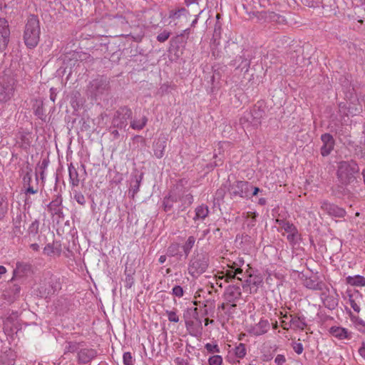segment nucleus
I'll return each instance as SVG.
<instances>
[{"label": "nucleus", "mask_w": 365, "mask_h": 365, "mask_svg": "<svg viewBox=\"0 0 365 365\" xmlns=\"http://www.w3.org/2000/svg\"><path fill=\"white\" fill-rule=\"evenodd\" d=\"M40 25L37 16L30 15L27 19L24 33V40L26 46L29 48H35L39 41Z\"/></svg>", "instance_id": "obj_1"}, {"label": "nucleus", "mask_w": 365, "mask_h": 365, "mask_svg": "<svg viewBox=\"0 0 365 365\" xmlns=\"http://www.w3.org/2000/svg\"><path fill=\"white\" fill-rule=\"evenodd\" d=\"M359 168L355 161H341L338 165L337 178L339 182L344 185L353 182L356 180Z\"/></svg>", "instance_id": "obj_2"}, {"label": "nucleus", "mask_w": 365, "mask_h": 365, "mask_svg": "<svg viewBox=\"0 0 365 365\" xmlns=\"http://www.w3.org/2000/svg\"><path fill=\"white\" fill-rule=\"evenodd\" d=\"M209 265V256L205 252L194 253L191 257L189 265V274L196 277L205 272Z\"/></svg>", "instance_id": "obj_3"}, {"label": "nucleus", "mask_w": 365, "mask_h": 365, "mask_svg": "<svg viewBox=\"0 0 365 365\" xmlns=\"http://www.w3.org/2000/svg\"><path fill=\"white\" fill-rule=\"evenodd\" d=\"M132 110L128 106L120 107L114 113L112 119V127L114 128H125L128 120L132 117Z\"/></svg>", "instance_id": "obj_4"}, {"label": "nucleus", "mask_w": 365, "mask_h": 365, "mask_svg": "<svg viewBox=\"0 0 365 365\" xmlns=\"http://www.w3.org/2000/svg\"><path fill=\"white\" fill-rule=\"evenodd\" d=\"M250 187L252 188L248 182L237 180L230 185L228 191L232 199L237 197L247 198L250 196Z\"/></svg>", "instance_id": "obj_5"}, {"label": "nucleus", "mask_w": 365, "mask_h": 365, "mask_svg": "<svg viewBox=\"0 0 365 365\" xmlns=\"http://www.w3.org/2000/svg\"><path fill=\"white\" fill-rule=\"evenodd\" d=\"M223 296L227 303H235L242 297L240 285H229L226 287Z\"/></svg>", "instance_id": "obj_6"}, {"label": "nucleus", "mask_w": 365, "mask_h": 365, "mask_svg": "<svg viewBox=\"0 0 365 365\" xmlns=\"http://www.w3.org/2000/svg\"><path fill=\"white\" fill-rule=\"evenodd\" d=\"M270 328V324L267 319H261L254 325L247 327V331L253 336H258L266 334Z\"/></svg>", "instance_id": "obj_7"}, {"label": "nucleus", "mask_w": 365, "mask_h": 365, "mask_svg": "<svg viewBox=\"0 0 365 365\" xmlns=\"http://www.w3.org/2000/svg\"><path fill=\"white\" fill-rule=\"evenodd\" d=\"M321 209L329 215L334 217H344L346 215V211L344 208L327 200L321 202Z\"/></svg>", "instance_id": "obj_8"}, {"label": "nucleus", "mask_w": 365, "mask_h": 365, "mask_svg": "<svg viewBox=\"0 0 365 365\" xmlns=\"http://www.w3.org/2000/svg\"><path fill=\"white\" fill-rule=\"evenodd\" d=\"M109 88V81L106 78L101 77L90 82V89L96 96L103 94Z\"/></svg>", "instance_id": "obj_9"}, {"label": "nucleus", "mask_w": 365, "mask_h": 365, "mask_svg": "<svg viewBox=\"0 0 365 365\" xmlns=\"http://www.w3.org/2000/svg\"><path fill=\"white\" fill-rule=\"evenodd\" d=\"M63 198L61 195H57L56 197L47 205L48 211L52 215H57L59 218H63Z\"/></svg>", "instance_id": "obj_10"}, {"label": "nucleus", "mask_w": 365, "mask_h": 365, "mask_svg": "<svg viewBox=\"0 0 365 365\" xmlns=\"http://www.w3.org/2000/svg\"><path fill=\"white\" fill-rule=\"evenodd\" d=\"M97 351L94 349L81 347L78 351L77 358L78 364H87L97 356Z\"/></svg>", "instance_id": "obj_11"}, {"label": "nucleus", "mask_w": 365, "mask_h": 365, "mask_svg": "<svg viewBox=\"0 0 365 365\" xmlns=\"http://www.w3.org/2000/svg\"><path fill=\"white\" fill-rule=\"evenodd\" d=\"M31 271V265L26 262H18L16 268L14 269V275L11 279L13 280H21Z\"/></svg>", "instance_id": "obj_12"}, {"label": "nucleus", "mask_w": 365, "mask_h": 365, "mask_svg": "<svg viewBox=\"0 0 365 365\" xmlns=\"http://www.w3.org/2000/svg\"><path fill=\"white\" fill-rule=\"evenodd\" d=\"M321 140L323 142V145L321 148V155L324 157L328 156L334 149V138L329 133H324L322 135Z\"/></svg>", "instance_id": "obj_13"}, {"label": "nucleus", "mask_w": 365, "mask_h": 365, "mask_svg": "<svg viewBox=\"0 0 365 365\" xmlns=\"http://www.w3.org/2000/svg\"><path fill=\"white\" fill-rule=\"evenodd\" d=\"M10 31L7 21L0 19V51L5 49L9 42Z\"/></svg>", "instance_id": "obj_14"}, {"label": "nucleus", "mask_w": 365, "mask_h": 365, "mask_svg": "<svg viewBox=\"0 0 365 365\" xmlns=\"http://www.w3.org/2000/svg\"><path fill=\"white\" fill-rule=\"evenodd\" d=\"M185 327L190 334L193 336H199L202 334V321L195 322L190 319H185Z\"/></svg>", "instance_id": "obj_15"}, {"label": "nucleus", "mask_w": 365, "mask_h": 365, "mask_svg": "<svg viewBox=\"0 0 365 365\" xmlns=\"http://www.w3.org/2000/svg\"><path fill=\"white\" fill-rule=\"evenodd\" d=\"M289 327L299 330H304L307 327V323L304 316L299 314H289Z\"/></svg>", "instance_id": "obj_16"}, {"label": "nucleus", "mask_w": 365, "mask_h": 365, "mask_svg": "<svg viewBox=\"0 0 365 365\" xmlns=\"http://www.w3.org/2000/svg\"><path fill=\"white\" fill-rule=\"evenodd\" d=\"M304 285L308 289L322 291L326 288V284L320 281L317 277H307L304 280Z\"/></svg>", "instance_id": "obj_17"}, {"label": "nucleus", "mask_w": 365, "mask_h": 365, "mask_svg": "<svg viewBox=\"0 0 365 365\" xmlns=\"http://www.w3.org/2000/svg\"><path fill=\"white\" fill-rule=\"evenodd\" d=\"M242 54L238 58L237 57L233 61V66H236L237 68H240L242 70H245L247 72L250 66L251 56L246 54L247 51H242Z\"/></svg>", "instance_id": "obj_18"}, {"label": "nucleus", "mask_w": 365, "mask_h": 365, "mask_svg": "<svg viewBox=\"0 0 365 365\" xmlns=\"http://www.w3.org/2000/svg\"><path fill=\"white\" fill-rule=\"evenodd\" d=\"M26 215H22L21 214H19L16 216V217L13 220L14 221V228L13 232L16 236H19L23 235L25 230V220L23 218H25Z\"/></svg>", "instance_id": "obj_19"}, {"label": "nucleus", "mask_w": 365, "mask_h": 365, "mask_svg": "<svg viewBox=\"0 0 365 365\" xmlns=\"http://www.w3.org/2000/svg\"><path fill=\"white\" fill-rule=\"evenodd\" d=\"M166 140L165 137H160L153 144L154 155L158 159L162 158L164 155V151L166 148Z\"/></svg>", "instance_id": "obj_20"}, {"label": "nucleus", "mask_w": 365, "mask_h": 365, "mask_svg": "<svg viewBox=\"0 0 365 365\" xmlns=\"http://www.w3.org/2000/svg\"><path fill=\"white\" fill-rule=\"evenodd\" d=\"M264 110L260 106H255L248 115L252 118L251 123L254 126H257L261 123V119L264 117Z\"/></svg>", "instance_id": "obj_21"}, {"label": "nucleus", "mask_w": 365, "mask_h": 365, "mask_svg": "<svg viewBox=\"0 0 365 365\" xmlns=\"http://www.w3.org/2000/svg\"><path fill=\"white\" fill-rule=\"evenodd\" d=\"M330 334L339 339H350V334L347 329L341 327H332L329 329Z\"/></svg>", "instance_id": "obj_22"}, {"label": "nucleus", "mask_w": 365, "mask_h": 365, "mask_svg": "<svg viewBox=\"0 0 365 365\" xmlns=\"http://www.w3.org/2000/svg\"><path fill=\"white\" fill-rule=\"evenodd\" d=\"M43 254L47 256H52L53 255L60 256L61 254V245L58 242L47 244L43 248Z\"/></svg>", "instance_id": "obj_23"}, {"label": "nucleus", "mask_w": 365, "mask_h": 365, "mask_svg": "<svg viewBox=\"0 0 365 365\" xmlns=\"http://www.w3.org/2000/svg\"><path fill=\"white\" fill-rule=\"evenodd\" d=\"M69 180L72 187H77L79 185L80 179L78 170L73 163L68 165Z\"/></svg>", "instance_id": "obj_24"}, {"label": "nucleus", "mask_w": 365, "mask_h": 365, "mask_svg": "<svg viewBox=\"0 0 365 365\" xmlns=\"http://www.w3.org/2000/svg\"><path fill=\"white\" fill-rule=\"evenodd\" d=\"M178 201L181 202V205L179 207L180 211H184L187 207L191 205L193 202V196L190 193L183 195H178Z\"/></svg>", "instance_id": "obj_25"}, {"label": "nucleus", "mask_w": 365, "mask_h": 365, "mask_svg": "<svg viewBox=\"0 0 365 365\" xmlns=\"http://www.w3.org/2000/svg\"><path fill=\"white\" fill-rule=\"evenodd\" d=\"M14 89L12 87L1 86L0 87V102L5 103L8 101L13 96Z\"/></svg>", "instance_id": "obj_26"}, {"label": "nucleus", "mask_w": 365, "mask_h": 365, "mask_svg": "<svg viewBox=\"0 0 365 365\" xmlns=\"http://www.w3.org/2000/svg\"><path fill=\"white\" fill-rule=\"evenodd\" d=\"M143 179V174L141 173L139 175H135L134 180L131 181L130 188L129 190V193H131V197L133 198L135 195L139 191L140 182Z\"/></svg>", "instance_id": "obj_27"}, {"label": "nucleus", "mask_w": 365, "mask_h": 365, "mask_svg": "<svg viewBox=\"0 0 365 365\" xmlns=\"http://www.w3.org/2000/svg\"><path fill=\"white\" fill-rule=\"evenodd\" d=\"M9 211V201L7 197L0 194V220H2Z\"/></svg>", "instance_id": "obj_28"}, {"label": "nucleus", "mask_w": 365, "mask_h": 365, "mask_svg": "<svg viewBox=\"0 0 365 365\" xmlns=\"http://www.w3.org/2000/svg\"><path fill=\"white\" fill-rule=\"evenodd\" d=\"M246 283L248 286H254L257 289L262 286L263 284V278L261 275L250 274L249 278L246 280Z\"/></svg>", "instance_id": "obj_29"}, {"label": "nucleus", "mask_w": 365, "mask_h": 365, "mask_svg": "<svg viewBox=\"0 0 365 365\" xmlns=\"http://www.w3.org/2000/svg\"><path fill=\"white\" fill-rule=\"evenodd\" d=\"M249 14L250 17H256L259 22H269L270 11H252Z\"/></svg>", "instance_id": "obj_30"}, {"label": "nucleus", "mask_w": 365, "mask_h": 365, "mask_svg": "<svg viewBox=\"0 0 365 365\" xmlns=\"http://www.w3.org/2000/svg\"><path fill=\"white\" fill-rule=\"evenodd\" d=\"M275 222L287 233L292 232L293 230L294 231V229L296 228V226L293 223H291L284 219H276Z\"/></svg>", "instance_id": "obj_31"}, {"label": "nucleus", "mask_w": 365, "mask_h": 365, "mask_svg": "<svg viewBox=\"0 0 365 365\" xmlns=\"http://www.w3.org/2000/svg\"><path fill=\"white\" fill-rule=\"evenodd\" d=\"M49 284L51 287V289L48 290V294H54L56 292L61 289L60 279L56 276L52 275L50 277Z\"/></svg>", "instance_id": "obj_32"}, {"label": "nucleus", "mask_w": 365, "mask_h": 365, "mask_svg": "<svg viewBox=\"0 0 365 365\" xmlns=\"http://www.w3.org/2000/svg\"><path fill=\"white\" fill-rule=\"evenodd\" d=\"M209 213V209L207 205H201L195 209V217L193 218L195 220L197 219L204 220Z\"/></svg>", "instance_id": "obj_33"}, {"label": "nucleus", "mask_w": 365, "mask_h": 365, "mask_svg": "<svg viewBox=\"0 0 365 365\" xmlns=\"http://www.w3.org/2000/svg\"><path fill=\"white\" fill-rule=\"evenodd\" d=\"M148 120V118L144 115L140 120H131L130 126L133 130H140L146 125Z\"/></svg>", "instance_id": "obj_34"}, {"label": "nucleus", "mask_w": 365, "mask_h": 365, "mask_svg": "<svg viewBox=\"0 0 365 365\" xmlns=\"http://www.w3.org/2000/svg\"><path fill=\"white\" fill-rule=\"evenodd\" d=\"M178 202V196L176 194L170 195L163 200L164 210L168 212L173 207V203Z\"/></svg>", "instance_id": "obj_35"}, {"label": "nucleus", "mask_w": 365, "mask_h": 365, "mask_svg": "<svg viewBox=\"0 0 365 365\" xmlns=\"http://www.w3.org/2000/svg\"><path fill=\"white\" fill-rule=\"evenodd\" d=\"M190 33V29H185L180 34L177 35L174 37L172 41L175 43L183 45L186 43L187 39L188 38L189 34Z\"/></svg>", "instance_id": "obj_36"}, {"label": "nucleus", "mask_w": 365, "mask_h": 365, "mask_svg": "<svg viewBox=\"0 0 365 365\" xmlns=\"http://www.w3.org/2000/svg\"><path fill=\"white\" fill-rule=\"evenodd\" d=\"M83 346V342L68 341L65 346L64 354L78 351Z\"/></svg>", "instance_id": "obj_37"}, {"label": "nucleus", "mask_w": 365, "mask_h": 365, "mask_svg": "<svg viewBox=\"0 0 365 365\" xmlns=\"http://www.w3.org/2000/svg\"><path fill=\"white\" fill-rule=\"evenodd\" d=\"M346 282L353 286H365V277L360 275L349 276L346 278Z\"/></svg>", "instance_id": "obj_38"}, {"label": "nucleus", "mask_w": 365, "mask_h": 365, "mask_svg": "<svg viewBox=\"0 0 365 365\" xmlns=\"http://www.w3.org/2000/svg\"><path fill=\"white\" fill-rule=\"evenodd\" d=\"M195 243V238L193 236H190L185 243L182 245V250L185 255V258L187 257L190 251L192 250L194 245Z\"/></svg>", "instance_id": "obj_39"}, {"label": "nucleus", "mask_w": 365, "mask_h": 365, "mask_svg": "<svg viewBox=\"0 0 365 365\" xmlns=\"http://www.w3.org/2000/svg\"><path fill=\"white\" fill-rule=\"evenodd\" d=\"M215 310V302L213 300H206L204 304L202 315H211L212 316Z\"/></svg>", "instance_id": "obj_40"}, {"label": "nucleus", "mask_w": 365, "mask_h": 365, "mask_svg": "<svg viewBox=\"0 0 365 365\" xmlns=\"http://www.w3.org/2000/svg\"><path fill=\"white\" fill-rule=\"evenodd\" d=\"M180 245L178 243H172L168 247L167 255L170 257H175L179 255L182 257V254L179 252Z\"/></svg>", "instance_id": "obj_41"}, {"label": "nucleus", "mask_w": 365, "mask_h": 365, "mask_svg": "<svg viewBox=\"0 0 365 365\" xmlns=\"http://www.w3.org/2000/svg\"><path fill=\"white\" fill-rule=\"evenodd\" d=\"M184 318L185 319H195L196 321L195 322H199V320H200V319L199 318V314H198V312H197V308H190V309H187L185 312V313L184 314Z\"/></svg>", "instance_id": "obj_42"}, {"label": "nucleus", "mask_w": 365, "mask_h": 365, "mask_svg": "<svg viewBox=\"0 0 365 365\" xmlns=\"http://www.w3.org/2000/svg\"><path fill=\"white\" fill-rule=\"evenodd\" d=\"M34 114L38 116V118L43 120V117H45L43 101H36V104L34 106Z\"/></svg>", "instance_id": "obj_43"}, {"label": "nucleus", "mask_w": 365, "mask_h": 365, "mask_svg": "<svg viewBox=\"0 0 365 365\" xmlns=\"http://www.w3.org/2000/svg\"><path fill=\"white\" fill-rule=\"evenodd\" d=\"M269 18V22H274L278 24H284L286 22L284 16L279 14H276L274 11H270V15Z\"/></svg>", "instance_id": "obj_44"}, {"label": "nucleus", "mask_w": 365, "mask_h": 365, "mask_svg": "<svg viewBox=\"0 0 365 365\" xmlns=\"http://www.w3.org/2000/svg\"><path fill=\"white\" fill-rule=\"evenodd\" d=\"M258 214L256 212H247L246 218L248 220L247 227L252 228L256 225L257 217Z\"/></svg>", "instance_id": "obj_45"}, {"label": "nucleus", "mask_w": 365, "mask_h": 365, "mask_svg": "<svg viewBox=\"0 0 365 365\" xmlns=\"http://www.w3.org/2000/svg\"><path fill=\"white\" fill-rule=\"evenodd\" d=\"M186 14H189L188 11L185 8L182 7L177 10L170 11L169 13V18L178 19L182 15H185Z\"/></svg>", "instance_id": "obj_46"}, {"label": "nucleus", "mask_w": 365, "mask_h": 365, "mask_svg": "<svg viewBox=\"0 0 365 365\" xmlns=\"http://www.w3.org/2000/svg\"><path fill=\"white\" fill-rule=\"evenodd\" d=\"M235 353L237 357L240 359L244 358L247 353L245 345L242 343H240L237 346H236Z\"/></svg>", "instance_id": "obj_47"}, {"label": "nucleus", "mask_w": 365, "mask_h": 365, "mask_svg": "<svg viewBox=\"0 0 365 365\" xmlns=\"http://www.w3.org/2000/svg\"><path fill=\"white\" fill-rule=\"evenodd\" d=\"M324 305L329 309H334L337 305L336 299L334 297L328 296L324 299Z\"/></svg>", "instance_id": "obj_48"}, {"label": "nucleus", "mask_w": 365, "mask_h": 365, "mask_svg": "<svg viewBox=\"0 0 365 365\" xmlns=\"http://www.w3.org/2000/svg\"><path fill=\"white\" fill-rule=\"evenodd\" d=\"M32 172V169L31 167H29V165L26 167V174L24 175V178H23V181H24V187H28L29 185H31V173Z\"/></svg>", "instance_id": "obj_49"}, {"label": "nucleus", "mask_w": 365, "mask_h": 365, "mask_svg": "<svg viewBox=\"0 0 365 365\" xmlns=\"http://www.w3.org/2000/svg\"><path fill=\"white\" fill-rule=\"evenodd\" d=\"M16 280L10 281L9 284V292L14 294V296H18L21 291V287L19 284L14 283Z\"/></svg>", "instance_id": "obj_50"}, {"label": "nucleus", "mask_w": 365, "mask_h": 365, "mask_svg": "<svg viewBox=\"0 0 365 365\" xmlns=\"http://www.w3.org/2000/svg\"><path fill=\"white\" fill-rule=\"evenodd\" d=\"M288 233L289 235L287 237V240L289 242L290 244L295 245L297 242V237L299 236L297 228L296 227L294 229V231L293 230L292 232Z\"/></svg>", "instance_id": "obj_51"}, {"label": "nucleus", "mask_w": 365, "mask_h": 365, "mask_svg": "<svg viewBox=\"0 0 365 365\" xmlns=\"http://www.w3.org/2000/svg\"><path fill=\"white\" fill-rule=\"evenodd\" d=\"M209 365H221L222 364V357L220 355H214L208 359Z\"/></svg>", "instance_id": "obj_52"}, {"label": "nucleus", "mask_w": 365, "mask_h": 365, "mask_svg": "<svg viewBox=\"0 0 365 365\" xmlns=\"http://www.w3.org/2000/svg\"><path fill=\"white\" fill-rule=\"evenodd\" d=\"M73 199L81 205H84L86 202L84 195L81 192L78 191L74 192Z\"/></svg>", "instance_id": "obj_53"}, {"label": "nucleus", "mask_w": 365, "mask_h": 365, "mask_svg": "<svg viewBox=\"0 0 365 365\" xmlns=\"http://www.w3.org/2000/svg\"><path fill=\"white\" fill-rule=\"evenodd\" d=\"M39 222L36 220H34L29 226L28 229V232L29 234H32L34 235H36L38 232Z\"/></svg>", "instance_id": "obj_54"}, {"label": "nucleus", "mask_w": 365, "mask_h": 365, "mask_svg": "<svg viewBox=\"0 0 365 365\" xmlns=\"http://www.w3.org/2000/svg\"><path fill=\"white\" fill-rule=\"evenodd\" d=\"M205 348L209 353H211V354L220 352V348L217 344H212L210 343H207L205 345Z\"/></svg>", "instance_id": "obj_55"}, {"label": "nucleus", "mask_w": 365, "mask_h": 365, "mask_svg": "<svg viewBox=\"0 0 365 365\" xmlns=\"http://www.w3.org/2000/svg\"><path fill=\"white\" fill-rule=\"evenodd\" d=\"M223 278H225V282H229L233 279H235L236 276L234 270L232 269L226 270L224 275L222 277V279Z\"/></svg>", "instance_id": "obj_56"}, {"label": "nucleus", "mask_w": 365, "mask_h": 365, "mask_svg": "<svg viewBox=\"0 0 365 365\" xmlns=\"http://www.w3.org/2000/svg\"><path fill=\"white\" fill-rule=\"evenodd\" d=\"M172 294L175 297H177L178 298H180L183 296L184 291L182 287L180 285H175L172 290Z\"/></svg>", "instance_id": "obj_57"}, {"label": "nucleus", "mask_w": 365, "mask_h": 365, "mask_svg": "<svg viewBox=\"0 0 365 365\" xmlns=\"http://www.w3.org/2000/svg\"><path fill=\"white\" fill-rule=\"evenodd\" d=\"M166 314L168 318V320L171 322H179V317L177 315L176 312L175 311H166Z\"/></svg>", "instance_id": "obj_58"}, {"label": "nucleus", "mask_w": 365, "mask_h": 365, "mask_svg": "<svg viewBox=\"0 0 365 365\" xmlns=\"http://www.w3.org/2000/svg\"><path fill=\"white\" fill-rule=\"evenodd\" d=\"M170 36V32L164 31L163 32L159 34L157 36V40L159 42L163 43V42H165V41H167L169 38Z\"/></svg>", "instance_id": "obj_59"}, {"label": "nucleus", "mask_w": 365, "mask_h": 365, "mask_svg": "<svg viewBox=\"0 0 365 365\" xmlns=\"http://www.w3.org/2000/svg\"><path fill=\"white\" fill-rule=\"evenodd\" d=\"M123 364L125 365H133V357L130 352H125L123 354Z\"/></svg>", "instance_id": "obj_60"}, {"label": "nucleus", "mask_w": 365, "mask_h": 365, "mask_svg": "<svg viewBox=\"0 0 365 365\" xmlns=\"http://www.w3.org/2000/svg\"><path fill=\"white\" fill-rule=\"evenodd\" d=\"M277 365H283L286 362V358L282 354H278L274 359Z\"/></svg>", "instance_id": "obj_61"}, {"label": "nucleus", "mask_w": 365, "mask_h": 365, "mask_svg": "<svg viewBox=\"0 0 365 365\" xmlns=\"http://www.w3.org/2000/svg\"><path fill=\"white\" fill-rule=\"evenodd\" d=\"M237 307L235 303H232L230 305H227V309L225 314L228 317H231L233 313V309Z\"/></svg>", "instance_id": "obj_62"}, {"label": "nucleus", "mask_w": 365, "mask_h": 365, "mask_svg": "<svg viewBox=\"0 0 365 365\" xmlns=\"http://www.w3.org/2000/svg\"><path fill=\"white\" fill-rule=\"evenodd\" d=\"M349 304H350V306L351 307V308L357 313H359L360 312V307L359 306L356 304V302H355L354 299H351V297L349 298Z\"/></svg>", "instance_id": "obj_63"}, {"label": "nucleus", "mask_w": 365, "mask_h": 365, "mask_svg": "<svg viewBox=\"0 0 365 365\" xmlns=\"http://www.w3.org/2000/svg\"><path fill=\"white\" fill-rule=\"evenodd\" d=\"M175 363L176 365H190V364L187 359H184L180 357H177L175 359Z\"/></svg>", "instance_id": "obj_64"}]
</instances>
